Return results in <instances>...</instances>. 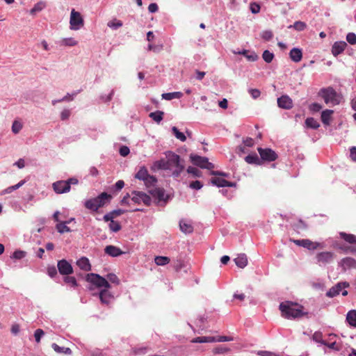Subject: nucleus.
Here are the masks:
<instances>
[{
  "label": "nucleus",
  "instance_id": "a19ab883",
  "mask_svg": "<svg viewBox=\"0 0 356 356\" xmlns=\"http://www.w3.org/2000/svg\"><path fill=\"white\" fill-rule=\"evenodd\" d=\"M143 181L147 188H150L156 184L157 179L154 176L149 175V176Z\"/></svg>",
  "mask_w": 356,
  "mask_h": 356
},
{
  "label": "nucleus",
  "instance_id": "6e6d98bb",
  "mask_svg": "<svg viewBox=\"0 0 356 356\" xmlns=\"http://www.w3.org/2000/svg\"><path fill=\"white\" fill-rule=\"evenodd\" d=\"M106 280L108 281V282H110L116 284H118L120 282L118 277L113 273L108 274Z\"/></svg>",
  "mask_w": 356,
  "mask_h": 356
},
{
  "label": "nucleus",
  "instance_id": "ddd939ff",
  "mask_svg": "<svg viewBox=\"0 0 356 356\" xmlns=\"http://www.w3.org/2000/svg\"><path fill=\"white\" fill-rule=\"evenodd\" d=\"M57 267L60 274L61 275H69L73 273V268L72 265L65 259L58 261Z\"/></svg>",
  "mask_w": 356,
  "mask_h": 356
},
{
  "label": "nucleus",
  "instance_id": "aec40b11",
  "mask_svg": "<svg viewBox=\"0 0 356 356\" xmlns=\"http://www.w3.org/2000/svg\"><path fill=\"white\" fill-rule=\"evenodd\" d=\"M149 192L154 197L157 199L159 202L165 201V191L163 188H155L154 189L149 190Z\"/></svg>",
  "mask_w": 356,
  "mask_h": 356
},
{
  "label": "nucleus",
  "instance_id": "603ef678",
  "mask_svg": "<svg viewBox=\"0 0 356 356\" xmlns=\"http://www.w3.org/2000/svg\"><path fill=\"white\" fill-rule=\"evenodd\" d=\"M22 124L17 121V120H15L13 123V125H12V131L14 133V134H18L20 130L22 129Z\"/></svg>",
  "mask_w": 356,
  "mask_h": 356
},
{
  "label": "nucleus",
  "instance_id": "13d9d810",
  "mask_svg": "<svg viewBox=\"0 0 356 356\" xmlns=\"http://www.w3.org/2000/svg\"><path fill=\"white\" fill-rule=\"evenodd\" d=\"M273 36V33L270 31H265L261 33V38L266 41H269Z\"/></svg>",
  "mask_w": 356,
  "mask_h": 356
},
{
  "label": "nucleus",
  "instance_id": "864d4df0",
  "mask_svg": "<svg viewBox=\"0 0 356 356\" xmlns=\"http://www.w3.org/2000/svg\"><path fill=\"white\" fill-rule=\"evenodd\" d=\"M109 228L111 231L117 232L121 229L122 227L118 222L111 220V222L109 224Z\"/></svg>",
  "mask_w": 356,
  "mask_h": 356
},
{
  "label": "nucleus",
  "instance_id": "dca6fc26",
  "mask_svg": "<svg viewBox=\"0 0 356 356\" xmlns=\"http://www.w3.org/2000/svg\"><path fill=\"white\" fill-rule=\"evenodd\" d=\"M108 289H104L101 290V291L99 293V297L100 299V301L102 304L105 305H109L111 300L113 298V296L111 293V292L108 291Z\"/></svg>",
  "mask_w": 356,
  "mask_h": 356
},
{
  "label": "nucleus",
  "instance_id": "58836bf2",
  "mask_svg": "<svg viewBox=\"0 0 356 356\" xmlns=\"http://www.w3.org/2000/svg\"><path fill=\"white\" fill-rule=\"evenodd\" d=\"M237 54L245 56L249 61H255L258 59V56L255 53L249 54L248 50H243L242 51H238Z\"/></svg>",
  "mask_w": 356,
  "mask_h": 356
},
{
  "label": "nucleus",
  "instance_id": "5fc2aeb1",
  "mask_svg": "<svg viewBox=\"0 0 356 356\" xmlns=\"http://www.w3.org/2000/svg\"><path fill=\"white\" fill-rule=\"evenodd\" d=\"M187 172L189 174H192L195 177H200L202 176V172L200 170L194 167H188Z\"/></svg>",
  "mask_w": 356,
  "mask_h": 356
},
{
  "label": "nucleus",
  "instance_id": "0eeeda50",
  "mask_svg": "<svg viewBox=\"0 0 356 356\" xmlns=\"http://www.w3.org/2000/svg\"><path fill=\"white\" fill-rule=\"evenodd\" d=\"M190 159L194 165L199 166L201 168H206L208 170H212L214 168V165L212 163H210L207 157L191 154Z\"/></svg>",
  "mask_w": 356,
  "mask_h": 356
},
{
  "label": "nucleus",
  "instance_id": "a878e982",
  "mask_svg": "<svg viewBox=\"0 0 356 356\" xmlns=\"http://www.w3.org/2000/svg\"><path fill=\"white\" fill-rule=\"evenodd\" d=\"M334 113L332 110L326 109L321 113V121L325 125L330 124L332 115Z\"/></svg>",
  "mask_w": 356,
  "mask_h": 356
},
{
  "label": "nucleus",
  "instance_id": "f03ea898",
  "mask_svg": "<svg viewBox=\"0 0 356 356\" xmlns=\"http://www.w3.org/2000/svg\"><path fill=\"white\" fill-rule=\"evenodd\" d=\"M165 156L168 170L175 169L172 171V176L178 177L184 170V161L181 159L179 155L170 151L165 152Z\"/></svg>",
  "mask_w": 356,
  "mask_h": 356
},
{
  "label": "nucleus",
  "instance_id": "79ce46f5",
  "mask_svg": "<svg viewBox=\"0 0 356 356\" xmlns=\"http://www.w3.org/2000/svg\"><path fill=\"white\" fill-rule=\"evenodd\" d=\"M122 22L120 20H118L117 19H114L111 21H109L107 24L108 26L113 29H118V28H120L122 26Z\"/></svg>",
  "mask_w": 356,
  "mask_h": 356
},
{
  "label": "nucleus",
  "instance_id": "72a5a7b5",
  "mask_svg": "<svg viewBox=\"0 0 356 356\" xmlns=\"http://www.w3.org/2000/svg\"><path fill=\"white\" fill-rule=\"evenodd\" d=\"M305 125L307 128L316 129L320 127L318 122L313 118H307L305 120Z\"/></svg>",
  "mask_w": 356,
  "mask_h": 356
},
{
  "label": "nucleus",
  "instance_id": "423d86ee",
  "mask_svg": "<svg viewBox=\"0 0 356 356\" xmlns=\"http://www.w3.org/2000/svg\"><path fill=\"white\" fill-rule=\"evenodd\" d=\"M86 280L97 288L104 287V289H109L111 287V285L106 279L96 273H92L88 274L86 275Z\"/></svg>",
  "mask_w": 356,
  "mask_h": 356
},
{
  "label": "nucleus",
  "instance_id": "0e129e2a",
  "mask_svg": "<svg viewBox=\"0 0 356 356\" xmlns=\"http://www.w3.org/2000/svg\"><path fill=\"white\" fill-rule=\"evenodd\" d=\"M203 184L200 181H192L190 184V187L193 189L199 190L202 188Z\"/></svg>",
  "mask_w": 356,
  "mask_h": 356
},
{
  "label": "nucleus",
  "instance_id": "6ab92c4d",
  "mask_svg": "<svg viewBox=\"0 0 356 356\" xmlns=\"http://www.w3.org/2000/svg\"><path fill=\"white\" fill-rule=\"evenodd\" d=\"M104 252L111 257H118L123 254V252L119 248L112 245H107L104 249Z\"/></svg>",
  "mask_w": 356,
  "mask_h": 356
},
{
  "label": "nucleus",
  "instance_id": "7ed1b4c3",
  "mask_svg": "<svg viewBox=\"0 0 356 356\" xmlns=\"http://www.w3.org/2000/svg\"><path fill=\"white\" fill-rule=\"evenodd\" d=\"M112 196L106 192L102 193L97 197L88 200L85 202V207L90 210L96 211L99 208L104 206L107 202H110Z\"/></svg>",
  "mask_w": 356,
  "mask_h": 356
},
{
  "label": "nucleus",
  "instance_id": "e2e57ef3",
  "mask_svg": "<svg viewBox=\"0 0 356 356\" xmlns=\"http://www.w3.org/2000/svg\"><path fill=\"white\" fill-rule=\"evenodd\" d=\"M119 152L121 156H126L130 152L129 148L127 146L123 145V146L120 147V148L119 149Z\"/></svg>",
  "mask_w": 356,
  "mask_h": 356
},
{
  "label": "nucleus",
  "instance_id": "f257e3e1",
  "mask_svg": "<svg viewBox=\"0 0 356 356\" xmlns=\"http://www.w3.org/2000/svg\"><path fill=\"white\" fill-rule=\"evenodd\" d=\"M279 309L281 316L287 319H295L307 314V312H303V306L291 301L281 302Z\"/></svg>",
  "mask_w": 356,
  "mask_h": 356
},
{
  "label": "nucleus",
  "instance_id": "6e6552de",
  "mask_svg": "<svg viewBox=\"0 0 356 356\" xmlns=\"http://www.w3.org/2000/svg\"><path fill=\"white\" fill-rule=\"evenodd\" d=\"M70 29L72 30H78L84 24L83 19L79 12L72 9L70 19Z\"/></svg>",
  "mask_w": 356,
  "mask_h": 356
},
{
  "label": "nucleus",
  "instance_id": "f3484780",
  "mask_svg": "<svg viewBox=\"0 0 356 356\" xmlns=\"http://www.w3.org/2000/svg\"><path fill=\"white\" fill-rule=\"evenodd\" d=\"M211 182L213 185L217 186L218 187H233L236 185L234 182H230L225 179L220 177H214L211 179Z\"/></svg>",
  "mask_w": 356,
  "mask_h": 356
},
{
  "label": "nucleus",
  "instance_id": "20e7f679",
  "mask_svg": "<svg viewBox=\"0 0 356 356\" xmlns=\"http://www.w3.org/2000/svg\"><path fill=\"white\" fill-rule=\"evenodd\" d=\"M318 94L327 104L337 105L340 103V95L332 87L322 88Z\"/></svg>",
  "mask_w": 356,
  "mask_h": 356
},
{
  "label": "nucleus",
  "instance_id": "bf43d9fd",
  "mask_svg": "<svg viewBox=\"0 0 356 356\" xmlns=\"http://www.w3.org/2000/svg\"><path fill=\"white\" fill-rule=\"evenodd\" d=\"M26 256V252L22 250H16L13 254V257L17 259H21Z\"/></svg>",
  "mask_w": 356,
  "mask_h": 356
},
{
  "label": "nucleus",
  "instance_id": "de8ad7c7",
  "mask_svg": "<svg viewBox=\"0 0 356 356\" xmlns=\"http://www.w3.org/2000/svg\"><path fill=\"white\" fill-rule=\"evenodd\" d=\"M154 166L157 169L168 170V167L166 163V160L165 159H161L159 161H156L154 163Z\"/></svg>",
  "mask_w": 356,
  "mask_h": 356
},
{
  "label": "nucleus",
  "instance_id": "680f3d73",
  "mask_svg": "<svg viewBox=\"0 0 356 356\" xmlns=\"http://www.w3.org/2000/svg\"><path fill=\"white\" fill-rule=\"evenodd\" d=\"M44 332L42 329H37L35 332L34 337L37 343L40 341L41 337L44 335Z\"/></svg>",
  "mask_w": 356,
  "mask_h": 356
},
{
  "label": "nucleus",
  "instance_id": "e433bc0d",
  "mask_svg": "<svg viewBox=\"0 0 356 356\" xmlns=\"http://www.w3.org/2000/svg\"><path fill=\"white\" fill-rule=\"evenodd\" d=\"M68 222H61L58 223L56 226L57 231L60 234H63L65 232H70V228L66 225V224Z\"/></svg>",
  "mask_w": 356,
  "mask_h": 356
},
{
  "label": "nucleus",
  "instance_id": "9d476101",
  "mask_svg": "<svg viewBox=\"0 0 356 356\" xmlns=\"http://www.w3.org/2000/svg\"><path fill=\"white\" fill-rule=\"evenodd\" d=\"M335 254L332 252H321L316 255L317 263L320 265H325L331 263L335 258Z\"/></svg>",
  "mask_w": 356,
  "mask_h": 356
},
{
  "label": "nucleus",
  "instance_id": "f8f14e48",
  "mask_svg": "<svg viewBox=\"0 0 356 356\" xmlns=\"http://www.w3.org/2000/svg\"><path fill=\"white\" fill-rule=\"evenodd\" d=\"M131 200L135 203L143 202L145 205L149 206L151 203V198L146 193L140 191H134L132 193Z\"/></svg>",
  "mask_w": 356,
  "mask_h": 356
},
{
  "label": "nucleus",
  "instance_id": "b1692460",
  "mask_svg": "<svg viewBox=\"0 0 356 356\" xmlns=\"http://www.w3.org/2000/svg\"><path fill=\"white\" fill-rule=\"evenodd\" d=\"M289 56L293 61L298 63L301 60L302 53L300 49L293 48L290 51Z\"/></svg>",
  "mask_w": 356,
  "mask_h": 356
},
{
  "label": "nucleus",
  "instance_id": "39448f33",
  "mask_svg": "<svg viewBox=\"0 0 356 356\" xmlns=\"http://www.w3.org/2000/svg\"><path fill=\"white\" fill-rule=\"evenodd\" d=\"M79 181L76 178L72 177L66 181L60 180L54 182L53 189L57 194L67 193L70 191L71 185H76Z\"/></svg>",
  "mask_w": 356,
  "mask_h": 356
},
{
  "label": "nucleus",
  "instance_id": "f704fd0d",
  "mask_svg": "<svg viewBox=\"0 0 356 356\" xmlns=\"http://www.w3.org/2000/svg\"><path fill=\"white\" fill-rule=\"evenodd\" d=\"M154 261L157 266H165L170 263V259L168 257L156 256L154 258Z\"/></svg>",
  "mask_w": 356,
  "mask_h": 356
},
{
  "label": "nucleus",
  "instance_id": "09e8293b",
  "mask_svg": "<svg viewBox=\"0 0 356 356\" xmlns=\"http://www.w3.org/2000/svg\"><path fill=\"white\" fill-rule=\"evenodd\" d=\"M214 354H225L230 352V349L224 346H218L213 350Z\"/></svg>",
  "mask_w": 356,
  "mask_h": 356
},
{
  "label": "nucleus",
  "instance_id": "bb28decb",
  "mask_svg": "<svg viewBox=\"0 0 356 356\" xmlns=\"http://www.w3.org/2000/svg\"><path fill=\"white\" fill-rule=\"evenodd\" d=\"M340 237L343 239L346 242L350 244H356V236L352 234H347L346 232H340Z\"/></svg>",
  "mask_w": 356,
  "mask_h": 356
},
{
  "label": "nucleus",
  "instance_id": "c9c22d12",
  "mask_svg": "<svg viewBox=\"0 0 356 356\" xmlns=\"http://www.w3.org/2000/svg\"><path fill=\"white\" fill-rule=\"evenodd\" d=\"M245 161L249 164H260V160L256 154H249L245 158Z\"/></svg>",
  "mask_w": 356,
  "mask_h": 356
},
{
  "label": "nucleus",
  "instance_id": "a211bd4d",
  "mask_svg": "<svg viewBox=\"0 0 356 356\" xmlns=\"http://www.w3.org/2000/svg\"><path fill=\"white\" fill-rule=\"evenodd\" d=\"M346 47L347 44L344 41L336 42L332 45V53L334 56H337L342 53Z\"/></svg>",
  "mask_w": 356,
  "mask_h": 356
},
{
  "label": "nucleus",
  "instance_id": "a18cd8bd",
  "mask_svg": "<svg viewBox=\"0 0 356 356\" xmlns=\"http://www.w3.org/2000/svg\"><path fill=\"white\" fill-rule=\"evenodd\" d=\"M312 339L317 343L327 345V343L323 339V334L321 332H315L312 336Z\"/></svg>",
  "mask_w": 356,
  "mask_h": 356
},
{
  "label": "nucleus",
  "instance_id": "49530a36",
  "mask_svg": "<svg viewBox=\"0 0 356 356\" xmlns=\"http://www.w3.org/2000/svg\"><path fill=\"white\" fill-rule=\"evenodd\" d=\"M172 131L177 139L180 140L182 142L186 140V137L185 136V135L182 132H180L176 127H173L172 128Z\"/></svg>",
  "mask_w": 356,
  "mask_h": 356
},
{
  "label": "nucleus",
  "instance_id": "c85d7f7f",
  "mask_svg": "<svg viewBox=\"0 0 356 356\" xmlns=\"http://www.w3.org/2000/svg\"><path fill=\"white\" fill-rule=\"evenodd\" d=\"M192 343H213L216 342L215 337H198L191 341Z\"/></svg>",
  "mask_w": 356,
  "mask_h": 356
},
{
  "label": "nucleus",
  "instance_id": "c03bdc74",
  "mask_svg": "<svg viewBox=\"0 0 356 356\" xmlns=\"http://www.w3.org/2000/svg\"><path fill=\"white\" fill-rule=\"evenodd\" d=\"M64 282L72 286V287H76L78 286V284H77V282H76V280L74 277H72V276H69V275H66L65 277H64Z\"/></svg>",
  "mask_w": 356,
  "mask_h": 356
},
{
  "label": "nucleus",
  "instance_id": "1a4fd4ad",
  "mask_svg": "<svg viewBox=\"0 0 356 356\" xmlns=\"http://www.w3.org/2000/svg\"><path fill=\"white\" fill-rule=\"evenodd\" d=\"M293 243H294L296 245L298 246L304 247L308 250H316L318 248H323V245L318 242H313L310 241L309 239H291V240Z\"/></svg>",
  "mask_w": 356,
  "mask_h": 356
},
{
  "label": "nucleus",
  "instance_id": "4c0bfd02",
  "mask_svg": "<svg viewBox=\"0 0 356 356\" xmlns=\"http://www.w3.org/2000/svg\"><path fill=\"white\" fill-rule=\"evenodd\" d=\"M45 7L46 3L44 1H40L34 5L33 8L30 10V13L31 15H34L43 10Z\"/></svg>",
  "mask_w": 356,
  "mask_h": 356
},
{
  "label": "nucleus",
  "instance_id": "2eb2a0df",
  "mask_svg": "<svg viewBox=\"0 0 356 356\" xmlns=\"http://www.w3.org/2000/svg\"><path fill=\"white\" fill-rule=\"evenodd\" d=\"M277 104L280 108L291 109L293 106V101L288 95H282L277 99Z\"/></svg>",
  "mask_w": 356,
  "mask_h": 356
},
{
  "label": "nucleus",
  "instance_id": "cd10ccee",
  "mask_svg": "<svg viewBox=\"0 0 356 356\" xmlns=\"http://www.w3.org/2000/svg\"><path fill=\"white\" fill-rule=\"evenodd\" d=\"M149 176L147 169L145 167H140L139 170L137 172V173L135 175V178L144 181L145 179H147Z\"/></svg>",
  "mask_w": 356,
  "mask_h": 356
},
{
  "label": "nucleus",
  "instance_id": "2f4dec72",
  "mask_svg": "<svg viewBox=\"0 0 356 356\" xmlns=\"http://www.w3.org/2000/svg\"><path fill=\"white\" fill-rule=\"evenodd\" d=\"M52 348L54 350L55 352L58 353H63L65 355H70L72 353V350L69 348L65 347H60L56 343H52L51 345Z\"/></svg>",
  "mask_w": 356,
  "mask_h": 356
},
{
  "label": "nucleus",
  "instance_id": "ea45409f",
  "mask_svg": "<svg viewBox=\"0 0 356 356\" xmlns=\"http://www.w3.org/2000/svg\"><path fill=\"white\" fill-rule=\"evenodd\" d=\"M25 180H22L21 181H19L18 184L14 185V186H10V187H8L6 189H5L3 192H2V194H6V193H12L13 191L15 190H17L18 189L19 187H21L22 186H23L24 184H25Z\"/></svg>",
  "mask_w": 356,
  "mask_h": 356
},
{
  "label": "nucleus",
  "instance_id": "774afa93",
  "mask_svg": "<svg viewBox=\"0 0 356 356\" xmlns=\"http://www.w3.org/2000/svg\"><path fill=\"white\" fill-rule=\"evenodd\" d=\"M183 267H184V263H183V261L181 259H177L174 263V268L175 269L176 271L180 270Z\"/></svg>",
  "mask_w": 356,
  "mask_h": 356
},
{
  "label": "nucleus",
  "instance_id": "3c124183",
  "mask_svg": "<svg viewBox=\"0 0 356 356\" xmlns=\"http://www.w3.org/2000/svg\"><path fill=\"white\" fill-rule=\"evenodd\" d=\"M291 27H293V29H295L297 31H303L307 27V24L303 22L297 21L293 24V26H290L289 28H291Z\"/></svg>",
  "mask_w": 356,
  "mask_h": 356
},
{
  "label": "nucleus",
  "instance_id": "c756f323",
  "mask_svg": "<svg viewBox=\"0 0 356 356\" xmlns=\"http://www.w3.org/2000/svg\"><path fill=\"white\" fill-rule=\"evenodd\" d=\"M346 321L350 325L356 327V310H350L346 316Z\"/></svg>",
  "mask_w": 356,
  "mask_h": 356
},
{
  "label": "nucleus",
  "instance_id": "412c9836",
  "mask_svg": "<svg viewBox=\"0 0 356 356\" xmlns=\"http://www.w3.org/2000/svg\"><path fill=\"white\" fill-rule=\"evenodd\" d=\"M341 265L344 270L356 268V260L351 257L343 258Z\"/></svg>",
  "mask_w": 356,
  "mask_h": 356
},
{
  "label": "nucleus",
  "instance_id": "052dcab7",
  "mask_svg": "<svg viewBox=\"0 0 356 356\" xmlns=\"http://www.w3.org/2000/svg\"><path fill=\"white\" fill-rule=\"evenodd\" d=\"M250 10L252 13L257 14L260 11V6L257 3H251L250 5Z\"/></svg>",
  "mask_w": 356,
  "mask_h": 356
},
{
  "label": "nucleus",
  "instance_id": "37998d69",
  "mask_svg": "<svg viewBox=\"0 0 356 356\" xmlns=\"http://www.w3.org/2000/svg\"><path fill=\"white\" fill-rule=\"evenodd\" d=\"M77 41L72 38H64L62 40L60 44L63 46L73 47L77 44Z\"/></svg>",
  "mask_w": 356,
  "mask_h": 356
},
{
  "label": "nucleus",
  "instance_id": "4d7b16f0",
  "mask_svg": "<svg viewBox=\"0 0 356 356\" xmlns=\"http://www.w3.org/2000/svg\"><path fill=\"white\" fill-rule=\"evenodd\" d=\"M346 40L350 44H356V35L354 33H349L346 35Z\"/></svg>",
  "mask_w": 356,
  "mask_h": 356
},
{
  "label": "nucleus",
  "instance_id": "5701e85b",
  "mask_svg": "<svg viewBox=\"0 0 356 356\" xmlns=\"http://www.w3.org/2000/svg\"><path fill=\"white\" fill-rule=\"evenodd\" d=\"M236 265L241 268H245L248 264V258L247 256L245 254H238L234 259Z\"/></svg>",
  "mask_w": 356,
  "mask_h": 356
},
{
  "label": "nucleus",
  "instance_id": "393cba45",
  "mask_svg": "<svg viewBox=\"0 0 356 356\" xmlns=\"http://www.w3.org/2000/svg\"><path fill=\"white\" fill-rule=\"evenodd\" d=\"M179 227L182 232L185 234H191L193 232V227L192 225L186 220H181L179 222Z\"/></svg>",
  "mask_w": 356,
  "mask_h": 356
},
{
  "label": "nucleus",
  "instance_id": "4468645a",
  "mask_svg": "<svg viewBox=\"0 0 356 356\" xmlns=\"http://www.w3.org/2000/svg\"><path fill=\"white\" fill-rule=\"evenodd\" d=\"M349 286V283L346 282H339L332 286L327 293L326 296L329 298H333L340 293L343 289Z\"/></svg>",
  "mask_w": 356,
  "mask_h": 356
},
{
  "label": "nucleus",
  "instance_id": "4be33fe9",
  "mask_svg": "<svg viewBox=\"0 0 356 356\" xmlns=\"http://www.w3.org/2000/svg\"><path fill=\"white\" fill-rule=\"evenodd\" d=\"M77 266L83 270L89 271L91 270V265L89 259L85 257H81L76 261Z\"/></svg>",
  "mask_w": 356,
  "mask_h": 356
},
{
  "label": "nucleus",
  "instance_id": "7c9ffc66",
  "mask_svg": "<svg viewBox=\"0 0 356 356\" xmlns=\"http://www.w3.org/2000/svg\"><path fill=\"white\" fill-rule=\"evenodd\" d=\"M183 96L181 92H173L162 94V98L165 100H171L172 99H179Z\"/></svg>",
  "mask_w": 356,
  "mask_h": 356
},
{
  "label": "nucleus",
  "instance_id": "9b49d317",
  "mask_svg": "<svg viewBox=\"0 0 356 356\" xmlns=\"http://www.w3.org/2000/svg\"><path fill=\"white\" fill-rule=\"evenodd\" d=\"M257 150L260 154L261 159L264 161H274L277 159V154L270 148L264 149L259 147Z\"/></svg>",
  "mask_w": 356,
  "mask_h": 356
},
{
  "label": "nucleus",
  "instance_id": "69168bd1",
  "mask_svg": "<svg viewBox=\"0 0 356 356\" xmlns=\"http://www.w3.org/2000/svg\"><path fill=\"white\" fill-rule=\"evenodd\" d=\"M248 92H249V93L250 94V95L252 96V97L253 99L258 98L260 96V95H261V92L258 89H252H252H250L248 90Z\"/></svg>",
  "mask_w": 356,
  "mask_h": 356
},
{
  "label": "nucleus",
  "instance_id": "338daca9",
  "mask_svg": "<svg viewBox=\"0 0 356 356\" xmlns=\"http://www.w3.org/2000/svg\"><path fill=\"white\" fill-rule=\"evenodd\" d=\"M257 355L260 356H278L276 353L267 350H259L257 352Z\"/></svg>",
  "mask_w": 356,
  "mask_h": 356
},
{
  "label": "nucleus",
  "instance_id": "8fccbe9b",
  "mask_svg": "<svg viewBox=\"0 0 356 356\" xmlns=\"http://www.w3.org/2000/svg\"><path fill=\"white\" fill-rule=\"evenodd\" d=\"M262 58L265 62L270 63L274 58V54L268 50H265L262 54Z\"/></svg>",
  "mask_w": 356,
  "mask_h": 356
},
{
  "label": "nucleus",
  "instance_id": "473e14b6",
  "mask_svg": "<svg viewBox=\"0 0 356 356\" xmlns=\"http://www.w3.org/2000/svg\"><path fill=\"white\" fill-rule=\"evenodd\" d=\"M164 115V113L161 111H156L155 112H152L149 113V116L156 123H160L163 120Z\"/></svg>",
  "mask_w": 356,
  "mask_h": 356
}]
</instances>
